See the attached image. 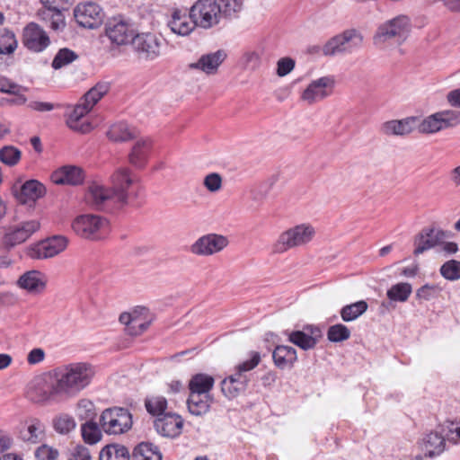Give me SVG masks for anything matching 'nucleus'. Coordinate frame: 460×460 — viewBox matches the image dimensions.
<instances>
[{
    "label": "nucleus",
    "mask_w": 460,
    "mask_h": 460,
    "mask_svg": "<svg viewBox=\"0 0 460 460\" xmlns=\"http://www.w3.org/2000/svg\"><path fill=\"white\" fill-rule=\"evenodd\" d=\"M93 404L91 401L82 399L77 403V411L80 417L89 418L94 415Z\"/></svg>",
    "instance_id": "e2e57ef3"
},
{
    "label": "nucleus",
    "mask_w": 460,
    "mask_h": 460,
    "mask_svg": "<svg viewBox=\"0 0 460 460\" xmlns=\"http://www.w3.org/2000/svg\"><path fill=\"white\" fill-rule=\"evenodd\" d=\"M132 415L123 407H111L102 411L100 425L108 435H120L128 432L132 427Z\"/></svg>",
    "instance_id": "39448f33"
},
{
    "label": "nucleus",
    "mask_w": 460,
    "mask_h": 460,
    "mask_svg": "<svg viewBox=\"0 0 460 460\" xmlns=\"http://www.w3.org/2000/svg\"><path fill=\"white\" fill-rule=\"evenodd\" d=\"M215 384V379L212 376L208 374H196L189 383L190 394L199 395H209L208 393L212 390Z\"/></svg>",
    "instance_id": "f704fd0d"
},
{
    "label": "nucleus",
    "mask_w": 460,
    "mask_h": 460,
    "mask_svg": "<svg viewBox=\"0 0 460 460\" xmlns=\"http://www.w3.org/2000/svg\"><path fill=\"white\" fill-rule=\"evenodd\" d=\"M368 308V305L365 300H359L355 303L344 305L340 314L344 322H352L364 314Z\"/></svg>",
    "instance_id": "79ce46f5"
},
{
    "label": "nucleus",
    "mask_w": 460,
    "mask_h": 460,
    "mask_svg": "<svg viewBox=\"0 0 460 460\" xmlns=\"http://www.w3.org/2000/svg\"><path fill=\"white\" fill-rule=\"evenodd\" d=\"M436 289L437 288L435 286L426 284L417 289L416 296L418 299L429 301L433 297Z\"/></svg>",
    "instance_id": "69168bd1"
},
{
    "label": "nucleus",
    "mask_w": 460,
    "mask_h": 460,
    "mask_svg": "<svg viewBox=\"0 0 460 460\" xmlns=\"http://www.w3.org/2000/svg\"><path fill=\"white\" fill-rule=\"evenodd\" d=\"M446 437L437 431L426 434L420 442L424 456L433 458L440 456L446 449Z\"/></svg>",
    "instance_id": "a878e982"
},
{
    "label": "nucleus",
    "mask_w": 460,
    "mask_h": 460,
    "mask_svg": "<svg viewBox=\"0 0 460 460\" xmlns=\"http://www.w3.org/2000/svg\"><path fill=\"white\" fill-rule=\"evenodd\" d=\"M226 58V53L222 49H218L215 52L202 55L197 62L189 64L188 67L191 70H199L206 75H214Z\"/></svg>",
    "instance_id": "5701e85b"
},
{
    "label": "nucleus",
    "mask_w": 460,
    "mask_h": 460,
    "mask_svg": "<svg viewBox=\"0 0 460 460\" xmlns=\"http://www.w3.org/2000/svg\"><path fill=\"white\" fill-rule=\"evenodd\" d=\"M44 432V423L37 418H31L24 421L20 429V438L25 442L37 444L43 438Z\"/></svg>",
    "instance_id": "c85d7f7f"
},
{
    "label": "nucleus",
    "mask_w": 460,
    "mask_h": 460,
    "mask_svg": "<svg viewBox=\"0 0 460 460\" xmlns=\"http://www.w3.org/2000/svg\"><path fill=\"white\" fill-rule=\"evenodd\" d=\"M212 402L213 398L210 395L190 394L187 406L190 414L202 416L209 411Z\"/></svg>",
    "instance_id": "c9c22d12"
},
{
    "label": "nucleus",
    "mask_w": 460,
    "mask_h": 460,
    "mask_svg": "<svg viewBox=\"0 0 460 460\" xmlns=\"http://www.w3.org/2000/svg\"><path fill=\"white\" fill-rule=\"evenodd\" d=\"M131 455L128 448L121 444H109L100 452V460H130Z\"/></svg>",
    "instance_id": "e433bc0d"
},
{
    "label": "nucleus",
    "mask_w": 460,
    "mask_h": 460,
    "mask_svg": "<svg viewBox=\"0 0 460 460\" xmlns=\"http://www.w3.org/2000/svg\"><path fill=\"white\" fill-rule=\"evenodd\" d=\"M132 49L141 60L153 61L161 55V40L154 33L143 32L134 36Z\"/></svg>",
    "instance_id": "f8f14e48"
},
{
    "label": "nucleus",
    "mask_w": 460,
    "mask_h": 460,
    "mask_svg": "<svg viewBox=\"0 0 460 460\" xmlns=\"http://www.w3.org/2000/svg\"><path fill=\"white\" fill-rule=\"evenodd\" d=\"M72 228L76 234L83 238L100 240L108 234L109 223L100 216L86 214L75 218Z\"/></svg>",
    "instance_id": "423d86ee"
},
{
    "label": "nucleus",
    "mask_w": 460,
    "mask_h": 460,
    "mask_svg": "<svg viewBox=\"0 0 460 460\" xmlns=\"http://www.w3.org/2000/svg\"><path fill=\"white\" fill-rule=\"evenodd\" d=\"M22 43L31 51L41 52L50 44V40L42 28L31 22L23 30Z\"/></svg>",
    "instance_id": "a211bd4d"
},
{
    "label": "nucleus",
    "mask_w": 460,
    "mask_h": 460,
    "mask_svg": "<svg viewBox=\"0 0 460 460\" xmlns=\"http://www.w3.org/2000/svg\"><path fill=\"white\" fill-rule=\"evenodd\" d=\"M107 137L114 142H126L133 139L136 137V132L127 123L119 122L110 127Z\"/></svg>",
    "instance_id": "4c0bfd02"
},
{
    "label": "nucleus",
    "mask_w": 460,
    "mask_h": 460,
    "mask_svg": "<svg viewBox=\"0 0 460 460\" xmlns=\"http://www.w3.org/2000/svg\"><path fill=\"white\" fill-rule=\"evenodd\" d=\"M119 321L125 325V331L128 335L137 337L143 334L149 328L153 316L148 308L137 306L131 312L122 313Z\"/></svg>",
    "instance_id": "9b49d317"
},
{
    "label": "nucleus",
    "mask_w": 460,
    "mask_h": 460,
    "mask_svg": "<svg viewBox=\"0 0 460 460\" xmlns=\"http://www.w3.org/2000/svg\"><path fill=\"white\" fill-rule=\"evenodd\" d=\"M40 229L37 220L21 223L19 226L10 228L3 238L4 246L11 248L25 242L32 234Z\"/></svg>",
    "instance_id": "6ab92c4d"
},
{
    "label": "nucleus",
    "mask_w": 460,
    "mask_h": 460,
    "mask_svg": "<svg viewBox=\"0 0 460 460\" xmlns=\"http://www.w3.org/2000/svg\"><path fill=\"white\" fill-rule=\"evenodd\" d=\"M167 25L173 33L179 36H188L198 27L194 20H191L190 13L187 14L186 12L179 9L173 10Z\"/></svg>",
    "instance_id": "393cba45"
},
{
    "label": "nucleus",
    "mask_w": 460,
    "mask_h": 460,
    "mask_svg": "<svg viewBox=\"0 0 460 460\" xmlns=\"http://www.w3.org/2000/svg\"><path fill=\"white\" fill-rule=\"evenodd\" d=\"M74 17L79 26L95 29L102 25L104 18L102 9L95 3L78 4L74 9Z\"/></svg>",
    "instance_id": "2eb2a0df"
},
{
    "label": "nucleus",
    "mask_w": 460,
    "mask_h": 460,
    "mask_svg": "<svg viewBox=\"0 0 460 460\" xmlns=\"http://www.w3.org/2000/svg\"><path fill=\"white\" fill-rule=\"evenodd\" d=\"M152 148V140L144 138L137 140L128 155L129 163L137 168H143L147 163Z\"/></svg>",
    "instance_id": "473e14b6"
},
{
    "label": "nucleus",
    "mask_w": 460,
    "mask_h": 460,
    "mask_svg": "<svg viewBox=\"0 0 460 460\" xmlns=\"http://www.w3.org/2000/svg\"><path fill=\"white\" fill-rule=\"evenodd\" d=\"M261 354L257 351H252L250 353V358L238 364L234 367L235 376H247L244 373L254 369L261 362Z\"/></svg>",
    "instance_id": "864d4df0"
},
{
    "label": "nucleus",
    "mask_w": 460,
    "mask_h": 460,
    "mask_svg": "<svg viewBox=\"0 0 460 460\" xmlns=\"http://www.w3.org/2000/svg\"><path fill=\"white\" fill-rule=\"evenodd\" d=\"M296 66V62L291 58H282L277 62V75L280 77L288 75Z\"/></svg>",
    "instance_id": "13d9d810"
},
{
    "label": "nucleus",
    "mask_w": 460,
    "mask_h": 460,
    "mask_svg": "<svg viewBox=\"0 0 460 460\" xmlns=\"http://www.w3.org/2000/svg\"><path fill=\"white\" fill-rule=\"evenodd\" d=\"M14 89H21V84H18L5 76L0 75V92L4 93L9 94L10 93H14Z\"/></svg>",
    "instance_id": "338daca9"
},
{
    "label": "nucleus",
    "mask_w": 460,
    "mask_h": 460,
    "mask_svg": "<svg viewBox=\"0 0 460 460\" xmlns=\"http://www.w3.org/2000/svg\"><path fill=\"white\" fill-rule=\"evenodd\" d=\"M190 14L195 24L205 30L217 25L222 18L217 0H197L190 8Z\"/></svg>",
    "instance_id": "1a4fd4ad"
},
{
    "label": "nucleus",
    "mask_w": 460,
    "mask_h": 460,
    "mask_svg": "<svg viewBox=\"0 0 460 460\" xmlns=\"http://www.w3.org/2000/svg\"><path fill=\"white\" fill-rule=\"evenodd\" d=\"M78 58V55L72 49L67 48L60 49L54 57L51 66L58 70L60 69Z\"/></svg>",
    "instance_id": "a18cd8bd"
},
{
    "label": "nucleus",
    "mask_w": 460,
    "mask_h": 460,
    "mask_svg": "<svg viewBox=\"0 0 460 460\" xmlns=\"http://www.w3.org/2000/svg\"><path fill=\"white\" fill-rule=\"evenodd\" d=\"M322 337V332L317 326L306 325L303 331H293L288 333V341L304 350L314 349L318 340Z\"/></svg>",
    "instance_id": "4be33fe9"
},
{
    "label": "nucleus",
    "mask_w": 460,
    "mask_h": 460,
    "mask_svg": "<svg viewBox=\"0 0 460 460\" xmlns=\"http://www.w3.org/2000/svg\"><path fill=\"white\" fill-rule=\"evenodd\" d=\"M94 375L93 367L86 362L64 364L49 371L60 402L76 397L89 386Z\"/></svg>",
    "instance_id": "f03ea898"
},
{
    "label": "nucleus",
    "mask_w": 460,
    "mask_h": 460,
    "mask_svg": "<svg viewBox=\"0 0 460 460\" xmlns=\"http://www.w3.org/2000/svg\"><path fill=\"white\" fill-rule=\"evenodd\" d=\"M350 337L349 329L342 324L337 323L329 327L327 331V339L331 342H341L347 341Z\"/></svg>",
    "instance_id": "3c124183"
},
{
    "label": "nucleus",
    "mask_w": 460,
    "mask_h": 460,
    "mask_svg": "<svg viewBox=\"0 0 460 460\" xmlns=\"http://www.w3.org/2000/svg\"><path fill=\"white\" fill-rule=\"evenodd\" d=\"M222 177L217 172H211L205 176L203 184L210 192H217L222 188Z\"/></svg>",
    "instance_id": "6e6d98bb"
},
{
    "label": "nucleus",
    "mask_w": 460,
    "mask_h": 460,
    "mask_svg": "<svg viewBox=\"0 0 460 460\" xmlns=\"http://www.w3.org/2000/svg\"><path fill=\"white\" fill-rule=\"evenodd\" d=\"M28 90L27 87L21 85V89H14V93H10L11 98L6 99L7 102L13 105H23L27 102L24 93Z\"/></svg>",
    "instance_id": "680f3d73"
},
{
    "label": "nucleus",
    "mask_w": 460,
    "mask_h": 460,
    "mask_svg": "<svg viewBox=\"0 0 460 460\" xmlns=\"http://www.w3.org/2000/svg\"><path fill=\"white\" fill-rule=\"evenodd\" d=\"M18 284L29 292L40 293L46 288L47 278L39 270H30L19 278Z\"/></svg>",
    "instance_id": "2f4dec72"
},
{
    "label": "nucleus",
    "mask_w": 460,
    "mask_h": 460,
    "mask_svg": "<svg viewBox=\"0 0 460 460\" xmlns=\"http://www.w3.org/2000/svg\"><path fill=\"white\" fill-rule=\"evenodd\" d=\"M460 124V111L445 110L433 113L417 122V129L421 134H435Z\"/></svg>",
    "instance_id": "6e6552de"
},
{
    "label": "nucleus",
    "mask_w": 460,
    "mask_h": 460,
    "mask_svg": "<svg viewBox=\"0 0 460 460\" xmlns=\"http://www.w3.org/2000/svg\"><path fill=\"white\" fill-rule=\"evenodd\" d=\"M90 111L82 102L75 105L73 111L69 113L66 119V125L73 130L81 133L90 132L93 128L90 122L84 120L82 121L84 115Z\"/></svg>",
    "instance_id": "7c9ffc66"
},
{
    "label": "nucleus",
    "mask_w": 460,
    "mask_h": 460,
    "mask_svg": "<svg viewBox=\"0 0 460 460\" xmlns=\"http://www.w3.org/2000/svg\"><path fill=\"white\" fill-rule=\"evenodd\" d=\"M58 455V449L48 445H41L35 451V456L38 460H56Z\"/></svg>",
    "instance_id": "4d7b16f0"
},
{
    "label": "nucleus",
    "mask_w": 460,
    "mask_h": 460,
    "mask_svg": "<svg viewBox=\"0 0 460 460\" xmlns=\"http://www.w3.org/2000/svg\"><path fill=\"white\" fill-rule=\"evenodd\" d=\"M315 235V229L309 224H300L282 232L272 245V252L284 253L288 250L305 246Z\"/></svg>",
    "instance_id": "7ed1b4c3"
},
{
    "label": "nucleus",
    "mask_w": 460,
    "mask_h": 460,
    "mask_svg": "<svg viewBox=\"0 0 460 460\" xmlns=\"http://www.w3.org/2000/svg\"><path fill=\"white\" fill-rule=\"evenodd\" d=\"M439 273L445 279L449 281L460 279V261H447L440 266Z\"/></svg>",
    "instance_id": "de8ad7c7"
},
{
    "label": "nucleus",
    "mask_w": 460,
    "mask_h": 460,
    "mask_svg": "<svg viewBox=\"0 0 460 460\" xmlns=\"http://www.w3.org/2000/svg\"><path fill=\"white\" fill-rule=\"evenodd\" d=\"M260 55L256 51L245 52L243 56V62L246 67L255 69L260 65Z\"/></svg>",
    "instance_id": "0e129e2a"
},
{
    "label": "nucleus",
    "mask_w": 460,
    "mask_h": 460,
    "mask_svg": "<svg viewBox=\"0 0 460 460\" xmlns=\"http://www.w3.org/2000/svg\"><path fill=\"white\" fill-rule=\"evenodd\" d=\"M419 117L410 116L402 119H392L381 125V132L387 136H406L417 129Z\"/></svg>",
    "instance_id": "b1692460"
},
{
    "label": "nucleus",
    "mask_w": 460,
    "mask_h": 460,
    "mask_svg": "<svg viewBox=\"0 0 460 460\" xmlns=\"http://www.w3.org/2000/svg\"><path fill=\"white\" fill-rule=\"evenodd\" d=\"M21 155V151L13 146H5L0 149V161L8 166L17 164Z\"/></svg>",
    "instance_id": "603ef678"
},
{
    "label": "nucleus",
    "mask_w": 460,
    "mask_h": 460,
    "mask_svg": "<svg viewBox=\"0 0 460 460\" xmlns=\"http://www.w3.org/2000/svg\"><path fill=\"white\" fill-rule=\"evenodd\" d=\"M54 429L59 434H67L75 428L74 418L66 413H61L53 419Z\"/></svg>",
    "instance_id": "09e8293b"
},
{
    "label": "nucleus",
    "mask_w": 460,
    "mask_h": 460,
    "mask_svg": "<svg viewBox=\"0 0 460 460\" xmlns=\"http://www.w3.org/2000/svg\"><path fill=\"white\" fill-rule=\"evenodd\" d=\"M108 82H99L92 87L81 99V102L91 111L93 107L110 91Z\"/></svg>",
    "instance_id": "ea45409f"
},
{
    "label": "nucleus",
    "mask_w": 460,
    "mask_h": 460,
    "mask_svg": "<svg viewBox=\"0 0 460 460\" xmlns=\"http://www.w3.org/2000/svg\"><path fill=\"white\" fill-rule=\"evenodd\" d=\"M334 87L332 76H323L312 81L301 94V99L308 104L318 102L330 96Z\"/></svg>",
    "instance_id": "f3484780"
},
{
    "label": "nucleus",
    "mask_w": 460,
    "mask_h": 460,
    "mask_svg": "<svg viewBox=\"0 0 460 460\" xmlns=\"http://www.w3.org/2000/svg\"><path fill=\"white\" fill-rule=\"evenodd\" d=\"M67 239L62 235H54L43 240L28 250V255L34 260H45L55 257L66 250Z\"/></svg>",
    "instance_id": "4468645a"
},
{
    "label": "nucleus",
    "mask_w": 460,
    "mask_h": 460,
    "mask_svg": "<svg viewBox=\"0 0 460 460\" xmlns=\"http://www.w3.org/2000/svg\"><path fill=\"white\" fill-rule=\"evenodd\" d=\"M111 188L96 182L89 186L86 199L96 209L120 208L129 204L137 179L128 168H119L111 176Z\"/></svg>",
    "instance_id": "f257e3e1"
},
{
    "label": "nucleus",
    "mask_w": 460,
    "mask_h": 460,
    "mask_svg": "<svg viewBox=\"0 0 460 460\" xmlns=\"http://www.w3.org/2000/svg\"><path fill=\"white\" fill-rule=\"evenodd\" d=\"M145 408L146 411L155 419L167 414L168 408L167 399L162 395H149L145 399Z\"/></svg>",
    "instance_id": "58836bf2"
},
{
    "label": "nucleus",
    "mask_w": 460,
    "mask_h": 460,
    "mask_svg": "<svg viewBox=\"0 0 460 460\" xmlns=\"http://www.w3.org/2000/svg\"><path fill=\"white\" fill-rule=\"evenodd\" d=\"M62 8L47 7L46 11L42 12L43 19L49 20L50 28L54 31H62L66 25L64 15L61 13Z\"/></svg>",
    "instance_id": "49530a36"
},
{
    "label": "nucleus",
    "mask_w": 460,
    "mask_h": 460,
    "mask_svg": "<svg viewBox=\"0 0 460 460\" xmlns=\"http://www.w3.org/2000/svg\"><path fill=\"white\" fill-rule=\"evenodd\" d=\"M364 41L363 34L355 28H349L330 38L323 46V56L351 54L359 49Z\"/></svg>",
    "instance_id": "20e7f679"
},
{
    "label": "nucleus",
    "mask_w": 460,
    "mask_h": 460,
    "mask_svg": "<svg viewBox=\"0 0 460 460\" xmlns=\"http://www.w3.org/2000/svg\"><path fill=\"white\" fill-rule=\"evenodd\" d=\"M412 292L411 285L406 282L393 285L386 292L387 297L394 302H406Z\"/></svg>",
    "instance_id": "37998d69"
},
{
    "label": "nucleus",
    "mask_w": 460,
    "mask_h": 460,
    "mask_svg": "<svg viewBox=\"0 0 460 460\" xmlns=\"http://www.w3.org/2000/svg\"><path fill=\"white\" fill-rule=\"evenodd\" d=\"M229 242L226 236L218 234H207L199 237L190 246V252L197 256H211L223 251Z\"/></svg>",
    "instance_id": "ddd939ff"
},
{
    "label": "nucleus",
    "mask_w": 460,
    "mask_h": 460,
    "mask_svg": "<svg viewBox=\"0 0 460 460\" xmlns=\"http://www.w3.org/2000/svg\"><path fill=\"white\" fill-rule=\"evenodd\" d=\"M81 431L84 440L90 444L93 445L101 440L102 429H101L100 423H96L93 420L86 421L82 424Z\"/></svg>",
    "instance_id": "c03bdc74"
},
{
    "label": "nucleus",
    "mask_w": 460,
    "mask_h": 460,
    "mask_svg": "<svg viewBox=\"0 0 460 460\" xmlns=\"http://www.w3.org/2000/svg\"><path fill=\"white\" fill-rule=\"evenodd\" d=\"M68 460H92V457L87 447L76 446L70 451Z\"/></svg>",
    "instance_id": "bf43d9fd"
},
{
    "label": "nucleus",
    "mask_w": 460,
    "mask_h": 460,
    "mask_svg": "<svg viewBox=\"0 0 460 460\" xmlns=\"http://www.w3.org/2000/svg\"><path fill=\"white\" fill-rule=\"evenodd\" d=\"M445 437L447 442L460 445V423H451Z\"/></svg>",
    "instance_id": "052dcab7"
},
{
    "label": "nucleus",
    "mask_w": 460,
    "mask_h": 460,
    "mask_svg": "<svg viewBox=\"0 0 460 460\" xmlns=\"http://www.w3.org/2000/svg\"><path fill=\"white\" fill-rule=\"evenodd\" d=\"M28 107L33 111H40V112H45V111H50L54 110L56 107H59L58 104L55 105L51 102H31L28 104Z\"/></svg>",
    "instance_id": "774afa93"
},
{
    "label": "nucleus",
    "mask_w": 460,
    "mask_h": 460,
    "mask_svg": "<svg viewBox=\"0 0 460 460\" xmlns=\"http://www.w3.org/2000/svg\"><path fill=\"white\" fill-rule=\"evenodd\" d=\"M105 33L112 44L117 46L131 43L134 38L132 26L119 17H113L106 23Z\"/></svg>",
    "instance_id": "dca6fc26"
},
{
    "label": "nucleus",
    "mask_w": 460,
    "mask_h": 460,
    "mask_svg": "<svg viewBox=\"0 0 460 460\" xmlns=\"http://www.w3.org/2000/svg\"><path fill=\"white\" fill-rule=\"evenodd\" d=\"M154 427L161 436L173 438L181 435L183 420L179 414L168 412L155 419L154 420Z\"/></svg>",
    "instance_id": "412c9836"
},
{
    "label": "nucleus",
    "mask_w": 460,
    "mask_h": 460,
    "mask_svg": "<svg viewBox=\"0 0 460 460\" xmlns=\"http://www.w3.org/2000/svg\"><path fill=\"white\" fill-rule=\"evenodd\" d=\"M84 174L80 167L66 165L55 171L51 180L56 184L78 185L84 181Z\"/></svg>",
    "instance_id": "bb28decb"
},
{
    "label": "nucleus",
    "mask_w": 460,
    "mask_h": 460,
    "mask_svg": "<svg viewBox=\"0 0 460 460\" xmlns=\"http://www.w3.org/2000/svg\"><path fill=\"white\" fill-rule=\"evenodd\" d=\"M17 47V40L12 31L4 30L0 33V54H11Z\"/></svg>",
    "instance_id": "5fc2aeb1"
},
{
    "label": "nucleus",
    "mask_w": 460,
    "mask_h": 460,
    "mask_svg": "<svg viewBox=\"0 0 460 460\" xmlns=\"http://www.w3.org/2000/svg\"><path fill=\"white\" fill-rule=\"evenodd\" d=\"M274 365L281 369H291L297 361L296 349L287 345H278L272 352Z\"/></svg>",
    "instance_id": "c756f323"
},
{
    "label": "nucleus",
    "mask_w": 460,
    "mask_h": 460,
    "mask_svg": "<svg viewBox=\"0 0 460 460\" xmlns=\"http://www.w3.org/2000/svg\"><path fill=\"white\" fill-rule=\"evenodd\" d=\"M448 236V233L441 229L427 228L422 230L414 242V255L418 256L436 245L442 243Z\"/></svg>",
    "instance_id": "aec40b11"
},
{
    "label": "nucleus",
    "mask_w": 460,
    "mask_h": 460,
    "mask_svg": "<svg viewBox=\"0 0 460 460\" xmlns=\"http://www.w3.org/2000/svg\"><path fill=\"white\" fill-rule=\"evenodd\" d=\"M26 394L35 403L60 402L53 381L49 378V371L44 376L34 377L28 385Z\"/></svg>",
    "instance_id": "9d476101"
},
{
    "label": "nucleus",
    "mask_w": 460,
    "mask_h": 460,
    "mask_svg": "<svg viewBox=\"0 0 460 460\" xmlns=\"http://www.w3.org/2000/svg\"><path fill=\"white\" fill-rule=\"evenodd\" d=\"M221 17L234 18L243 8L242 0H219Z\"/></svg>",
    "instance_id": "8fccbe9b"
},
{
    "label": "nucleus",
    "mask_w": 460,
    "mask_h": 460,
    "mask_svg": "<svg viewBox=\"0 0 460 460\" xmlns=\"http://www.w3.org/2000/svg\"><path fill=\"white\" fill-rule=\"evenodd\" d=\"M133 460H162L158 447L150 442L138 444L132 453Z\"/></svg>",
    "instance_id": "a19ab883"
},
{
    "label": "nucleus",
    "mask_w": 460,
    "mask_h": 460,
    "mask_svg": "<svg viewBox=\"0 0 460 460\" xmlns=\"http://www.w3.org/2000/svg\"><path fill=\"white\" fill-rule=\"evenodd\" d=\"M411 21L405 15H399L381 24L374 36L375 44H381L389 40L395 39L397 42H403L411 31Z\"/></svg>",
    "instance_id": "0eeeda50"
},
{
    "label": "nucleus",
    "mask_w": 460,
    "mask_h": 460,
    "mask_svg": "<svg viewBox=\"0 0 460 460\" xmlns=\"http://www.w3.org/2000/svg\"><path fill=\"white\" fill-rule=\"evenodd\" d=\"M248 383L247 376H239L233 373L221 381V391L227 399L232 400L245 392Z\"/></svg>",
    "instance_id": "cd10ccee"
},
{
    "label": "nucleus",
    "mask_w": 460,
    "mask_h": 460,
    "mask_svg": "<svg viewBox=\"0 0 460 460\" xmlns=\"http://www.w3.org/2000/svg\"><path fill=\"white\" fill-rule=\"evenodd\" d=\"M46 189L42 183L36 180L25 181L16 194L18 200L26 204L29 201H35L45 194Z\"/></svg>",
    "instance_id": "72a5a7b5"
}]
</instances>
